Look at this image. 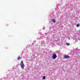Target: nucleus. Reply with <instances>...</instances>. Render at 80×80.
I'll list each match as a JSON object with an SVG mask.
<instances>
[{"label": "nucleus", "mask_w": 80, "mask_h": 80, "mask_svg": "<svg viewBox=\"0 0 80 80\" xmlns=\"http://www.w3.org/2000/svg\"><path fill=\"white\" fill-rule=\"evenodd\" d=\"M66 45H70L69 43H67Z\"/></svg>", "instance_id": "6e6552de"}, {"label": "nucleus", "mask_w": 80, "mask_h": 80, "mask_svg": "<svg viewBox=\"0 0 80 80\" xmlns=\"http://www.w3.org/2000/svg\"><path fill=\"white\" fill-rule=\"evenodd\" d=\"M20 65L21 67L23 69V68H24V67H25V65H24V64L23 63V61H21Z\"/></svg>", "instance_id": "f257e3e1"}, {"label": "nucleus", "mask_w": 80, "mask_h": 80, "mask_svg": "<svg viewBox=\"0 0 80 80\" xmlns=\"http://www.w3.org/2000/svg\"><path fill=\"white\" fill-rule=\"evenodd\" d=\"M18 60H19L20 59H21V58H20V56H19V57H18Z\"/></svg>", "instance_id": "39448f33"}, {"label": "nucleus", "mask_w": 80, "mask_h": 80, "mask_svg": "<svg viewBox=\"0 0 80 80\" xmlns=\"http://www.w3.org/2000/svg\"><path fill=\"white\" fill-rule=\"evenodd\" d=\"M52 22L54 23H55V20L54 19H53L52 20Z\"/></svg>", "instance_id": "20e7f679"}, {"label": "nucleus", "mask_w": 80, "mask_h": 80, "mask_svg": "<svg viewBox=\"0 0 80 80\" xmlns=\"http://www.w3.org/2000/svg\"><path fill=\"white\" fill-rule=\"evenodd\" d=\"M80 24H78L76 25V26L77 27H80Z\"/></svg>", "instance_id": "423d86ee"}, {"label": "nucleus", "mask_w": 80, "mask_h": 80, "mask_svg": "<svg viewBox=\"0 0 80 80\" xmlns=\"http://www.w3.org/2000/svg\"><path fill=\"white\" fill-rule=\"evenodd\" d=\"M70 38H68V40H70Z\"/></svg>", "instance_id": "1a4fd4ad"}, {"label": "nucleus", "mask_w": 80, "mask_h": 80, "mask_svg": "<svg viewBox=\"0 0 80 80\" xmlns=\"http://www.w3.org/2000/svg\"><path fill=\"white\" fill-rule=\"evenodd\" d=\"M70 57L68 55H65L64 56V58H70Z\"/></svg>", "instance_id": "7ed1b4c3"}, {"label": "nucleus", "mask_w": 80, "mask_h": 80, "mask_svg": "<svg viewBox=\"0 0 80 80\" xmlns=\"http://www.w3.org/2000/svg\"><path fill=\"white\" fill-rule=\"evenodd\" d=\"M57 55L56 54H54L52 56V59H55L57 58Z\"/></svg>", "instance_id": "f03ea898"}, {"label": "nucleus", "mask_w": 80, "mask_h": 80, "mask_svg": "<svg viewBox=\"0 0 80 80\" xmlns=\"http://www.w3.org/2000/svg\"><path fill=\"white\" fill-rule=\"evenodd\" d=\"M45 78H45V76H43L42 79H43V80H44V79H45Z\"/></svg>", "instance_id": "0eeeda50"}]
</instances>
